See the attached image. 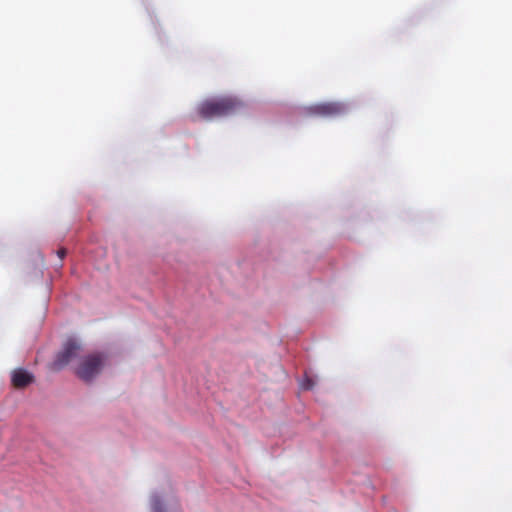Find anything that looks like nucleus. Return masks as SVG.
I'll return each mask as SVG.
<instances>
[{
  "label": "nucleus",
  "mask_w": 512,
  "mask_h": 512,
  "mask_svg": "<svg viewBox=\"0 0 512 512\" xmlns=\"http://www.w3.org/2000/svg\"><path fill=\"white\" fill-rule=\"evenodd\" d=\"M81 350V345L76 340H67L64 343L62 350L58 352L55 360L51 364V369L54 371L61 370L72 360L76 359L79 356Z\"/></svg>",
  "instance_id": "obj_4"
},
{
  "label": "nucleus",
  "mask_w": 512,
  "mask_h": 512,
  "mask_svg": "<svg viewBox=\"0 0 512 512\" xmlns=\"http://www.w3.org/2000/svg\"><path fill=\"white\" fill-rule=\"evenodd\" d=\"M34 381V376L23 368H17L11 373V382L14 388L23 389Z\"/></svg>",
  "instance_id": "obj_5"
},
{
  "label": "nucleus",
  "mask_w": 512,
  "mask_h": 512,
  "mask_svg": "<svg viewBox=\"0 0 512 512\" xmlns=\"http://www.w3.org/2000/svg\"><path fill=\"white\" fill-rule=\"evenodd\" d=\"M107 361V357L103 353L89 354L79 361L75 369L76 375L85 382L93 380L103 369Z\"/></svg>",
  "instance_id": "obj_2"
},
{
  "label": "nucleus",
  "mask_w": 512,
  "mask_h": 512,
  "mask_svg": "<svg viewBox=\"0 0 512 512\" xmlns=\"http://www.w3.org/2000/svg\"><path fill=\"white\" fill-rule=\"evenodd\" d=\"M152 510L153 512H164L162 507V502L158 496H154L151 500Z\"/></svg>",
  "instance_id": "obj_6"
},
{
  "label": "nucleus",
  "mask_w": 512,
  "mask_h": 512,
  "mask_svg": "<svg viewBox=\"0 0 512 512\" xmlns=\"http://www.w3.org/2000/svg\"><path fill=\"white\" fill-rule=\"evenodd\" d=\"M348 108L341 102H322L304 109V114L311 117L334 118L347 112Z\"/></svg>",
  "instance_id": "obj_3"
},
{
  "label": "nucleus",
  "mask_w": 512,
  "mask_h": 512,
  "mask_svg": "<svg viewBox=\"0 0 512 512\" xmlns=\"http://www.w3.org/2000/svg\"><path fill=\"white\" fill-rule=\"evenodd\" d=\"M244 108V103L236 97L225 96L203 101L197 107L198 115L206 120L226 117L238 113Z\"/></svg>",
  "instance_id": "obj_1"
},
{
  "label": "nucleus",
  "mask_w": 512,
  "mask_h": 512,
  "mask_svg": "<svg viewBox=\"0 0 512 512\" xmlns=\"http://www.w3.org/2000/svg\"><path fill=\"white\" fill-rule=\"evenodd\" d=\"M66 253H67V251L64 248L59 249L58 252H57V254H58L60 259H63L65 257V255H66Z\"/></svg>",
  "instance_id": "obj_7"
}]
</instances>
